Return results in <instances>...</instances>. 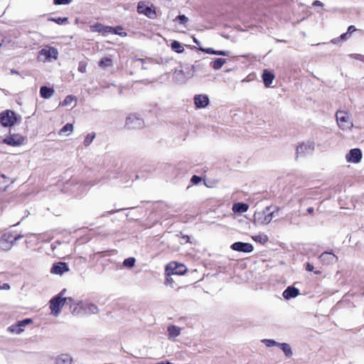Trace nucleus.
<instances>
[{
    "label": "nucleus",
    "mask_w": 364,
    "mask_h": 364,
    "mask_svg": "<svg viewBox=\"0 0 364 364\" xmlns=\"http://www.w3.org/2000/svg\"><path fill=\"white\" fill-rule=\"evenodd\" d=\"M271 206H267L262 211H255L254 213V221L259 225L269 224L274 216L279 215L280 208L276 207L274 210L270 212Z\"/></svg>",
    "instance_id": "nucleus-1"
},
{
    "label": "nucleus",
    "mask_w": 364,
    "mask_h": 364,
    "mask_svg": "<svg viewBox=\"0 0 364 364\" xmlns=\"http://www.w3.org/2000/svg\"><path fill=\"white\" fill-rule=\"evenodd\" d=\"M58 50L49 46H46L38 53V60L41 62H52L58 59Z\"/></svg>",
    "instance_id": "nucleus-2"
},
{
    "label": "nucleus",
    "mask_w": 364,
    "mask_h": 364,
    "mask_svg": "<svg viewBox=\"0 0 364 364\" xmlns=\"http://www.w3.org/2000/svg\"><path fill=\"white\" fill-rule=\"evenodd\" d=\"M337 124L342 130L350 129L353 124L350 119V114L343 110H338L336 114Z\"/></svg>",
    "instance_id": "nucleus-3"
},
{
    "label": "nucleus",
    "mask_w": 364,
    "mask_h": 364,
    "mask_svg": "<svg viewBox=\"0 0 364 364\" xmlns=\"http://www.w3.org/2000/svg\"><path fill=\"white\" fill-rule=\"evenodd\" d=\"M65 289H63L59 295L53 298L50 301V309L53 314L57 316L60 314L62 307L65 305L66 298H63L62 295L64 294Z\"/></svg>",
    "instance_id": "nucleus-4"
},
{
    "label": "nucleus",
    "mask_w": 364,
    "mask_h": 364,
    "mask_svg": "<svg viewBox=\"0 0 364 364\" xmlns=\"http://www.w3.org/2000/svg\"><path fill=\"white\" fill-rule=\"evenodd\" d=\"M17 121L16 113L7 109L1 113L0 122L2 126L9 127L15 124Z\"/></svg>",
    "instance_id": "nucleus-5"
},
{
    "label": "nucleus",
    "mask_w": 364,
    "mask_h": 364,
    "mask_svg": "<svg viewBox=\"0 0 364 364\" xmlns=\"http://www.w3.org/2000/svg\"><path fill=\"white\" fill-rule=\"evenodd\" d=\"M122 28L120 26H117L115 28L111 27V26H104L102 25H95L92 26V31H97L99 33H102L103 34L107 33H112L119 35L120 36H126L127 33L125 32H120L119 31H122Z\"/></svg>",
    "instance_id": "nucleus-6"
},
{
    "label": "nucleus",
    "mask_w": 364,
    "mask_h": 364,
    "mask_svg": "<svg viewBox=\"0 0 364 364\" xmlns=\"http://www.w3.org/2000/svg\"><path fill=\"white\" fill-rule=\"evenodd\" d=\"M24 137L18 134H10L3 138L0 136V143H4L12 146L21 145L24 141Z\"/></svg>",
    "instance_id": "nucleus-7"
},
{
    "label": "nucleus",
    "mask_w": 364,
    "mask_h": 364,
    "mask_svg": "<svg viewBox=\"0 0 364 364\" xmlns=\"http://www.w3.org/2000/svg\"><path fill=\"white\" fill-rule=\"evenodd\" d=\"M144 120L136 114H129L125 122L128 129H141L144 127Z\"/></svg>",
    "instance_id": "nucleus-8"
},
{
    "label": "nucleus",
    "mask_w": 364,
    "mask_h": 364,
    "mask_svg": "<svg viewBox=\"0 0 364 364\" xmlns=\"http://www.w3.org/2000/svg\"><path fill=\"white\" fill-rule=\"evenodd\" d=\"M12 238V232H6L3 234L0 237V250L4 251L10 250L14 245Z\"/></svg>",
    "instance_id": "nucleus-9"
},
{
    "label": "nucleus",
    "mask_w": 364,
    "mask_h": 364,
    "mask_svg": "<svg viewBox=\"0 0 364 364\" xmlns=\"http://www.w3.org/2000/svg\"><path fill=\"white\" fill-rule=\"evenodd\" d=\"M196 65H192V71H186L183 69H176L174 72V77L179 82H184L188 79L193 76V72L196 69Z\"/></svg>",
    "instance_id": "nucleus-10"
},
{
    "label": "nucleus",
    "mask_w": 364,
    "mask_h": 364,
    "mask_svg": "<svg viewBox=\"0 0 364 364\" xmlns=\"http://www.w3.org/2000/svg\"><path fill=\"white\" fill-rule=\"evenodd\" d=\"M137 11L139 14H144L148 18L151 19H154L156 17V14L155 10L153 9V6H148L145 2L140 1L138 4Z\"/></svg>",
    "instance_id": "nucleus-11"
},
{
    "label": "nucleus",
    "mask_w": 364,
    "mask_h": 364,
    "mask_svg": "<svg viewBox=\"0 0 364 364\" xmlns=\"http://www.w3.org/2000/svg\"><path fill=\"white\" fill-rule=\"evenodd\" d=\"M32 323L31 318H26L23 321H18L16 323L10 326L8 328V331L11 333L20 334L24 331V328Z\"/></svg>",
    "instance_id": "nucleus-12"
},
{
    "label": "nucleus",
    "mask_w": 364,
    "mask_h": 364,
    "mask_svg": "<svg viewBox=\"0 0 364 364\" xmlns=\"http://www.w3.org/2000/svg\"><path fill=\"white\" fill-rule=\"evenodd\" d=\"M166 272H170L173 275H182L186 272V267L182 264L173 262L168 264Z\"/></svg>",
    "instance_id": "nucleus-13"
},
{
    "label": "nucleus",
    "mask_w": 364,
    "mask_h": 364,
    "mask_svg": "<svg viewBox=\"0 0 364 364\" xmlns=\"http://www.w3.org/2000/svg\"><path fill=\"white\" fill-rule=\"evenodd\" d=\"M314 149V143L308 141L301 143L296 150V156H303L311 153Z\"/></svg>",
    "instance_id": "nucleus-14"
},
{
    "label": "nucleus",
    "mask_w": 364,
    "mask_h": 364,
    "mask_svg": "<svg viewBox=\"0 0 364 364\" xmlns=\"http://www.w3.org/2000/svg\"><path fill=\"white\" fill-rule=\"evenodd\" d=\"M231 249L237 252L250 253L253 251L254 248L252 245L250 243L236 242L231 245Z\"/></svg>",
    "instance_id": "nucleus-15"
},
{
    "label": "nucleus",
    "mask_w": 364,
    "mask_h": 364,
    "mask_svg": "<svg viewBox=\"0 0 364 364\" xmlns=\"http://www.w3.org/2000/svg\"><path fill=\"white\" fill-rule=\"evenodd\" d=\"M70 270L67 263L59 262L53 264L50 272L53 274L62 275Z\"/></svg>",
    "instance_id": "nucleus-16"
},
{
    "label": "nucleus",
    "mask_w": 364,
    "mask_h": 364,
    "mask_svg": "<svg viewBox=\"0 0 364 364\" xmlns=\"http://www.w3.org/2000/svg\"><path fill=\"white\" fill-rule=\"evenodd\" d=\"M320 261L325 265L333 264L338 260V257L332 252H325L319 256Z\"/></svg>",
    "instance_id": "nucleus-17"
},
{
    "label": "nucleus",
    "mask_w": 364,
    "mask_h": 364,
    "mask_svg": "<svg viewBox=\"0 0 364 364\" xmlns=\"http://www.w3.org/2000/svg\"><path fill=\"white\" fill-rule=\"evenodd\" d=\"M194 104L198 109L205 108L209 104V97L206 95H196L194 97Z\"/></svg>",
    "instance_id": "nucleus-18"
},
{
    "label": "nucleus",
    "mask_w": 364,
    "mask_h": 364,
    "mask_svg": "<svg viewBox=\"0 0 364 364\" xmlns=\"http://www.w3.org/2000/svg\"><path fill=\"white\" fill-rule=\"evenodd\" d=\"M362 158V154L359 149H353L346 155V160L353 163H358Z\"/></svg>",
    "instance_id": "nucleus-19"
},
{
    "label": "nucleus",
    "mask_w": 364,
    "mask_h": 364,
    "mask_svg": "<svg viewBox=\"0 0 364 364\" xmlns=\"http://www.w3.org/2000/svg\"><path fill=\"white\" fill-rule=\"evenodd\" d=\"M299 294V290L297 288H295L294 287L290 286L288 287L284 291H283V296L286 299H290L292 298L296 297Z\"/></svg>",
    "instance_id": "nucleus-20"
},
{
    "label": "nucleus",
    "mask_w": 364,
    "mask_h": 364,
    "mask_svg": "<svg viewBox=\"0 0 364 364\" xmlns=\"http://www.w3.org/2000/svg\"><path fill=\"white\" fill-rule=\"evenodd\" d=\"M181 328L175 326L170 325L167 328L168 338L169 340H175L181 334Z\"/></svg>",
    "instance_id": "nucleus-21"
},
{
    "label": "nucleus",
    "mask_w": 364,
    "mask_h": 364,
    "mask_svg": "<svg viewBox=\"0 0 364 364\" xmlns=\"http://www.w3.org/2000/svg\"><path fill=\"white\" fill-rule=\"evenodd\" d=\"M73 358L68 354H60L54 360V364H72Z\"/></svg>",
    "instance_id": "nucleus-22"
},
{
    "label": "nucleus",
    "mask_w": 364,
    "mask_h": 364,
    "mask_svg": "<svg viewBox=\"0 0 364 364\" xmlns=\"http://www.w3.org/2000/svg\"><path fill=\"white\" fill-rule=\"evenodd\" d=\"M274 75L267 70H264L262 73V80L264 85L268 87L272 83Z\"/></svg>",
    "instance_id": "nucleus-23"
},
{
    "label": "nucleus",
    "mask_w": 364,
    "mask_h": 364,
    "mask_svg": "<svg viewBox=\"0 0 364 364\" xmlns=\"http://www.w3.org/2000/svg\"><path fill=\"white\" fill-rule=\"evenodd\" d=\"M248 208L249 205L244 203H237L232 205V211L235 213H245Z\"/></svg>",
    "instance_id": "nucleus-24"
},
{
    "label": "nucleus",
    "mask_w": 364,
    "mask_h": 364,
    "mask_svg": "<svg viewBox=\"0 0 364 364\" xmlns=\"http://www.w3.org/2000/svg\"><path fill=\"white\" fill-rule=\"evenodd\" d=\"M54 90L52 88H49L46 86H43L40 89V94L42 97L49 99L53 96Z\"/></svg>",
    "instance_id": "nucleus-25"
},
{
    "label": "nucleus",
    "mask_w": 364,
    "mask_h": 364,
    "mask_svg": "<svg viewBox=\"0 0 364 364\" xmlns=\"http://www.w3.org/2000/svg\"><path fill=\"white\" fill-rule=\"evenodd\" d=\"M171 47L172 50L177 53H182L184 51L183 46L180 42L177 41H173L171 42Z\"/></svg>",
    "instance_id": "nucleus-26"
},
{
    "label": "nucleus",
    "mask_w": 364,
    "mask_h": 364,
    "mask_svg": "<svg viewBox=\"0 0 364 364\" xmlns=\"http://www.w3.org/2000/svg\"><path fill=\"white\" fill-rule=\"evenodd\" d=\"M76 101V99L73 95H68L67 96L64 100L60 103V105L64 106V107H69L72 106L73 103H75Z\"/></svg>",
    "instance_id": "nucleus-27"
},
{
    "label": "nucleus",
    "mask_w": 364,
    "mask_h": 364,
    "mask_svg": "<svg viewBox=\"0 0 364 364\" xmlns=\"http://www.w3.org/2000/svg\"><path fill=\"white\" fill-rule=\"evenodd\" d=\"M279 347L282 350L285 355L290 357L292 355V351L290 346L288 343H279Z\"/></svg>",
    "instance_id": "nucleus-28"
},
{
    "label": "nucleus",
    "mask_w": 364,
    "mask_h": 364,
    "mask_svg": "<svg viewBox=\"0 0 364 364\" xmlns=\"http://www.w3.org/2000/svg\"><path fill=\"white\" fill-rule=\"evenodd\" d=\"M225 63L226 60L224 58H216L212 62V66L215 70H219Z\"/></svg>",
    "instance_id": "nucleus-29"
},
{
    "label": "nucleus",
    "mask_w": 364,
    "mask_h": 364,
    "mask_svg": "<svg viewBox=\"0 0 364 364\" xmlns=\"http://www.w3.org/2000/svg\"><path fill=\"white\" fill-rule=\"evenodd\" d=\"M252 239L255 241L258 242L261 244L266 243L269 240L267 235L265 234H259V235H255L252 237Z\"/></svg>",
    "instance_id": "nucleus-30"
},
{
    "label": "nucleus",
    "mask_w": 364,
    "mask_h": 364,
    "mask_svg": "<svg viewBox=\"0 0 364 364\" xmlns=\"http://www.w3.org/2000/svg\"><path fill=\"white\" fill-rule=\"evenodd\" d=\"M112 65V60L109 58H102L99 63V65L102 68L111 67Z\"/></svg>",
    "instance_id": "nucleus-31"
},
{
    "label": "nucleus",
    "mask_w": 364,
    "mask_h": 364,
    "mask_svg": "<svg viewBox=\"0 0 364 364\" xmlns=\"http://www.w3.org/2000/svg\"><path fill=\"white\" fill-rule=\"evenodd\" d=\"M73 130V126L72 124L68 123L66 124L60 131V134H65L68 132L66 135L70 134Z\"/></svg>",
    "instance_id": "nucleus-32"
},
{
    "label": "nucleus",
    "mask_w": 364,
    "mask_h": 364,
    "mask_svg": "<svg viewBox=\"0 0 364 364\" xmlns=\"http://www.w3.org/2000/svg\"><path fill=\"white\" fill-rule=\"evenodd\" d=\"M262 342L267 347L279 346L280 343L272 339H263L262 340Z\"/></svg>",
    "instance_id": "nucleus-33"
},
{
    "label": "nucleus",
    "mask_w": 364,
    "mask_h": 364,
    "mask_svg": "<svg viewBox=\"0 0 364 364\" xmlns=\"http://www.w3.org/2000/svg\"><path fill=\"white\" fill-rule=\"evenodd\" d=\"M135 261L136 260L134 257H129V258L124 259L123 264L126 267L131 268V267H134V265L135 264Z\"/></svg>",
    "instance_id": "nucleus-34"
},
{
    "label": "nucleus",
    "mask_w": 364,
    "mask_h": 364,
    "mask_svg": "<svg viewBox=\"0 0 364 364\" xmlns=\"http://www.w3.org/2000/svg\"><path fill=\"white\" fill-rule=\"evenodd\" d=\"M167 273V277H166V285H170L171 287L173 288L174 286L173 284V278L171 277V273L169 272H166Z\"/></svg>",
    "instance_id": "nucleus-35"
},
{
    "label": "nucleus",
    "mask_w": 364,
    "mask_h": 364,
    "mask_svg": "<svg viewBox=\"0 0 364 364\" xmlns=\"http://www.w3.org/2000/svg\"><path fill=\"white\" fill-rule=\"evenodd\" d=\"M348 33H343L338 38H333V40H331V42L336 44L338 43L339 40H346L348 36Z\"/></svg>",
    "instance_id": "nucleus-36"
},
{
    "label": "nucleus",
    "mask_w": 364,
    "mask_h": 364,
    "mask_svg": "<svg viewBox=\"0 0 364 364\" xmlns=\"http://www.w3.org/2000/svg\"><path fill=\"white\" fill-rule=\"evenodd\" d=\"M176 20H178L180 23L184 24L188 22V18L185 15H179L176 17Z\"/></svg>",
    "instance_id": "nucleus-37"
},
{
    "label": "nucleus",
    "mask_w": 364,
    "mask_h": 364,
    "mask_svg": "<svg viewBox=\"0 0 364 364\" xmlns=\"http://www.w3.org/2000/svg\"><path fill=\"white\" fill-rule=\"evenodd\" d=\"M50 21H55V23H57L58 24H63L64 22L67 21V18H52L50 19Z\"/></svg>",
    "instance_id": "nucleus-38"
},
{
    "label": "nucleus",
    "mask_w": 364,
    "mask_h": 364,
    "mask_svg": "<svg viewBox=\"0 0 364 364\" xmlns=\"http://www.w3.org/2000/svg\"><path fill=\"white\" fill-rule=\"evenodd\" d=\"M72 0H53V3L55 5L60 4H68L71 2Z\"/></svg>",
    "instance_id": "nucleus-39"
},
{
    "label": "nucleus",
    "mask_w": 364,
    "mask_h": 364,
    "mask_svg": "<svg viewBox=\"0 0 364 364\" xmlns=\"http://www.w3.org/2000/svg\"><path fill=\"white\" fill-rule=\"evenodd\" d=\"M200 50L208 54H212V55H217L216 50H213V48H200Z\"/></svg>",
    "instance_id": "nucleus-40"
},
{
    "label": "nucleus",
    "mask_w": 364,
    "mask_h": 364,
    "mask_svg": "<svg viewBox=\"0 0 364 364\" xmlns=\"http://www.w3.org/2000/svg\"><path fill=\"white\" fill-rule=\"evenodd\" d=\"M201 181V178L200 176H193L191 179V181L193 184H198Z\"/></svg>",
    "instance_id": "nucleus-41"
},
{
    "label": "nucleus",
    "mask_w": 364,
    "mask_h": 364,
    "mask_svg": "<svg viewBox=\"0 0 364 364\" xmlns=\"http://www.w3.org/2000/svg\"><path fill=\"white\" fill-rule=\"evenodd\" d=\"M78 70L80 73H85L86 71V65L84 63L80 62L78 66Z\"/></svg>",
    "instance_id": "nucleus-42"
},
{
    "label": "nucleus",
    "mask_w": 364,
    "mask_h": 364,
    "mask_svg": "<svg viewBox=\"0 0 364 364\" xmlns=\"http://www.w3.org/2000/svg\"><path fill=\"white\" fill-rule=\"evenodd\" d=\"M217 55H223V56H228L230 55V51H228V50H218L217 52Z\"/></svg>",
    "instance_id": "nucleus-43"
},
{
    "label": "nucleus",
    "mask_w": 364,
    "mask_h": 364,
    "mask_svg": "<svg viewBox=\"0 0 364 364\" xmlns=\"http://www.w3.org/2000/svg\"><path fill=\"white\" fill-rule=\"evenodd\" d=\"M23 237V235H16V236H14L13 235V238H12V240H14V244H15L16 241H17L18 240L22 238Z\"/></svg>",
    "instance_id": "nucleus-44"
},
{
    "label": "nucleus",
    "mask_w": 364,
    "mask_h": 364,
    "mask_svg": "<svg viewBox=\"0 0 364 364\" xmlns=\"http://www.w3.org/2000/svg\"><path fill=\"white\" fill-rule=\"evenodd\" d=\"M306 269L309 272H312L314 270V266L310 263H307L306 266Z\"/></svg>",
    "instance_id": "nucleus-45"
},
{
    "label": "nucleus",
    "mask_w": 364,
    "mask_h": 364,
    "mask_svg": "<svg viewBox=\"0 0 364 364\" xmlns=\"http://www.w3.org/2000/svg\"><path fill=\"white\" fill-rule=\"evenodd\" d=\"M313 6H323V4L321 1L316 0L313 3Z\"/></svg>",
    "instance_id": "nucleus-46"
},
{
    "label": "nucleus",
    "mask_w": 364,
    "mask_h": 364,
    "mask_svg": "<svg viewBox=\"0 0 364 364\" xmlns=\"http://www.w3.org/2000/svg\"><path fill=\"white\" fill-rule=\"evenodd\" d=\"M356 30V28H355L354 26H350L348 28V33H351L353 32H354Z\"/></svg>",
    "instance_id": "nucleus-47"
},
{
    "label": "nucleus",
    "mask_w": 364,
    "mask_h": 364,
    "mask_svg": "<svg viewBox=\"0 0 364 364\" xmlns=\"http://www.w3.org/2000/svg\"><path fill=\"white\" fill-rule=\"evenodd\" d=\"M10 289V286L8 284H4L2 287H0V289L8 290Z\"/></svg>",
    "instance_id": "nucleus-48"
},
{
    "label": "nucleus",
    "mask_w": 364,
    "mask_h": 364,
    "mask_svg": "<svg viewBox=\"0 0 364 364\" xmlns=\"http://www.w3.org/2000/svg\"><path fill=\"white\" fill-rule=\"evenodd\" d=\"M307 210V213H309V214H313V213H314V208L310 207V208H307V210Z\"/></svg>",
    "instance_id": "nucleus-49"
},
{
    "label": "nucleus",
    "mask_w": 364,
    "mask_h": 364,
    "mask_svg": "<svg viewBox=\"0 0 364 364\" xmlns=\"http://www.w3.org/2000/svg\"><path fill=\"white\" fill-rule=\"evenodd\" d=\"M155 364H173V363H171L169 361L166 360V361L159 362V363H155Z\"/></svg>",
    "instance_id": "nucleus-50"
},
{
    "label": "nucleus",
    "mask_w": 364,
    "mask_h": 364,
    "mask_svg": "<svg viewBox=\"0 0 364 364\" xmlns=\"http://www.w3.org/2000/svg\"><path fill=\"white\" fill-rule=\"evenodd\" d=\"M85 144L86 146H88V145L90 144V140H89V137H88V136H87L85 138Z\"/></svg>",
    "instance_id": "nucleus-51"
},
{
    "label": "nucleus",
    "mask_w": 364,
    "mask_h": 364,
    "mask_svg": "<svg viewBox=\"0 0 364 364\" xmlns=\"http://www.w3.org/2000/svg\"><path fill=\"white\" fill-rule=\"evenodd\" d=\"M135 62L141 63L143 65L144 63V60L143 59H141V58H136V59H135Z\"/></svg>",
    "instance_id": "nucleus-52"
},
{
    "label": "nucleus",
    "mask_w": 364,
    "mask_h": 364,
    "mask_svg": "<svg viewBox=\"0 0 364 364\" xmlns=\"http://www.w3.org/2000/svg\"><path fill=\"white\" fill-rule=\"evenodd\" d=\"M11 73H13V74H18V71L15 70H11Z\"/></svg>",
    "instance_id": "nucleus-53"
},
{
    "label": "nucleus",
    "mask_w": 364,
    "mask_h": 364,
    "mask_svg": "<svg viewBox=\"0 0 364 364\" xmlns=\"http://www.w3.org/2000/svg\"><path fill=\"white\" fill-rule=\"evenodd\" d=\"M193 41H194V43H196V44H199V41H198L196 38H194V39H193Z\"/></svg>",
    "instance_id": "nucleus-54"
},
{
    "label": "nucleus",
    "mask_w": 364,
    "mask_h": 364,
    "mask_svg": "<svg viewBox=\"0 0 364 364\" xmlns=\"http://www.w3.org/2000/svg\"><path fill=\"white\" fill-rule=\"evenodd\" d=\"M95 137V135L94 134H92V139H94Z\"/></svg>",
    "instance_id": "nucleus-55"
},
{
    "label": "nucleus",
    "mask_w": 364,
    "mask_h": 364,
    "mask_svg": "<svg viewBox=\"0 0 364 364\" xmlns=\"http://www.w3.org/2000/svg\"><path fill=\"white\" fill-rule=\"evenodd\" d=\"M277 41H279V40H277ZM280 42H285V41L282 40V41H280Z\"/></svg>",
    "instance_id": "nucleus-56"
},
{
    "label": "nucleus",
    "mask_w": 364,
    "mask_h": 364,
    "mask_svg": "<svg viewBox=\"0 0 364 364\" xmlns=\"http://www.w3.org/2000/svg\"><path fill=\"white\" fill-rule=\"evenodd\" d=\"M92 309L94 308V305L93 304L92 305ZM95 309H97V307L95 306Z\"/></svg>",
    "instance_id": "nucleus-57"
},
{
    "label": "nucleus",
    "mask_w": 364,
    "mask_h": 364,
    "mask_svg": "<svg viewBox=\"0 0 364 364\" xmlns=\"http://www.w3.org/2000/svg\"><path fill=\"white\" fill-rule=\"evenodd\" d=\"M114 212H115V211H113V210H112V211H110L109 213H114Z\"/></svg>",
    "instance_id": "nucleus-58"
}]
</instances>
